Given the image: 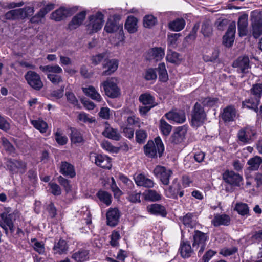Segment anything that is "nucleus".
I'll list each match as a JSON object with an SVG mask.
<instances>
[{"label": "nucleus", "mask_w": 262, "mask_h": 262, "mask_svg": "<svg viewBox=\"0 0 262 262\" xmlns=\"http://www.w3.org/2000/svg\"><path fill=\"white\" fill-rule=\"evenodd\" d=\"M164 150V146L160 137L155 139V141H149L144 147L145 155L149 158L161 157Z\"/></svg>", "instance_id": "nucleus-1"}, {"label": "nucleus", "mask_w": 262, "mask_h": 262, "mask_svg": "<svg viewBox=\"0 0 262 262\" xmlns=\"http://www.w3.org/2000/svg\"><path fill=\"white\" fill-rule=\"evenodd\" d=\"M139 100L144 105L155 107L157 105L155 97L148 93L141 94L139 97Z\"/></svg>", "instance_id": "nucleus-36"}, {"label": "nucleus", "mask_w": 262, "mask_h": 262, "mask_svg": "<svg viewBox=\"0 0 262 262\" xmlns=\"http://www.w3.org/2000/svg\"><path fill=\"white\" fill-rule=\"evenodd\" d=\"M219 99L216 97H201L197 102L200 103L201 105L204 107H212L217 105Z\"/></svg>", "instance_id": "nucleus-35"}, {"label": "nucleus", "mask_w": 262, "mask_h": 262, "mask_svg": "<svg viewBox=\"0 0 262 262\" xmlns=\"http://www.w3.org/2000/svg\"><path fill=\"white\" fill-rule=\"evenodd\" d=\"M118 67V62L116 59L105 60L103 64V68L105 70L102 72V75L107 76L114 73Z\"/></svg>", "instance_id": "nucleus-21"}, {"label": "nucleus", "mask_w": 262, "mask_h": 262, "mask_svg": "<svg viewBox=\"0 0 262 262\" xmlns=\"http://www.w3.org/2000/svg\"><path fill=\"white\" fill-rule=\"evenodd\" d=\"M235 210L241 215H247L249 209L248 205L246 203H237L235 207Z\"/></svg>", "instance_id": "nucleus-50"}, {"label": "nucleus", "mask_w": 262, "mask_h": 262, "mask_svg": "<svg viewBox=\"0 0 262 262\" xmlns=\"http://www.w3.org/2000/svg\"><path fill=\"white\" fill-rule=\"evenodd\" d=\"M55 139L60 145H65L68 142V138L66 136H63L59 130L55 134Z\"/></svg>", "instance_id": "nucleus-55"}, {"label": "nucleus", "mask_w": 262, "mask_h": 262, "mask_svg": "<svg viewBox=\"0 0 262 262\" xmlns=\"http://www.w3.org/2000/svg\"><path fill=\"white\" fill-rule=\"evenodd\" d=\"M165 117L169 120L182 124L186 121V115L184 111L182 110H172L165 114Z\"/></svg>", "instance_id": "nucleus-14"}, {"label": "nucleus", "mask_w": 262, "mask_h": 262, "mask_svg": "<svg viewBox=\"0 0 262 262\" xmlns=\"http://www.w3.org/2000/svg\"><path fill=\"white\" fill-rule=\"evenodd\" d=\"M100 86H103L105 95L110 98H117L120 95V89L114 78L107 79L101 83Z\"/></svg>", "instance_id": "nucleus-4"}, {"label": "nucleus", "mask_w": 262, "mask_h": 262, "mask_svg": "<svg viewBox=\"0 0 262 262\" xmlns=\"http://www.w3.org/2000/svg\"><path fill=\"white\" fill-rule=\"evenodd\" d=\"M179 189V186L178 185L177 187L173 186H170L166 190V195L168 198H177V194L178 193Z\"/></svg>", "instance_id": "nucleus-57"}, {"label": "nucleus", "mask_w": 262, "mask_h": 262, "mask_svg": "<svg viewBox=\"0 0 262 262\" xmlns=\"http://www.w3.org/2000/svg\"><path fill=\"white\" fill-rule=\"evenodd\" d=\"M82 91L88 97L98 102L102 100V97L96 89L93 86L82 88Z\"/></svg>", "instance_id": "nucleus-33"}, {"label": "nucleus", "mask_w": 262, "mask_h": 262, "mask_svg": "<svg viewBox=\"0 0 262 262\" xmlns=\"http://www.w3.org/2000/svg\"><path fill=\"white\" fill-rule=\"evenodd\" d=\"M95 160L96 164L103 168L109 169L112 167L111 159L105 155H97Z\"/></svg>", "instance_id": "nucleus-30"}, {"label": "nucleus", "mask_w": 262, "mask_h": 262, "mask_svg": "<svg viewBox=\"0 0 262 262\" xmlns=\"http://www.w3.org/2000/svg\"><path fill=\"white\" fill-rule=\"evenodd\" d=\"M16 214L15 213H10L1 214L2 221L0 222V226L5 230L6 234L8 233V227L14 224V222L16 220Z\"/></svg>", "instance_id": "nucleus-18"}, {"label": "nucleus", "mask_w": 262, "mask_h": 262, "mask_svg": "<svg viewBox=\"0 0 262 262\" xmlns=\"http://www.w3.org/2000/svg\"><path fill=\"white\" fill-rule=\"evenodd\" d=\"M159 128L163 135L168 136L171 131L172 126L164 119H161L160 120Z\"/></svg>", "instance_id": "nucleus-47"}, {"label": "nucleus", "mask_w": 262, "mask_h": 262, "mask_svg": "<svg viewBox=\"0 0 262 262\" xmlns=\"http://www.w3.org/2000/svg\"><path fill=\"white\" fill-rule=\"evenodd\" d=\"M187 130V127L185 125L178 127L169 138L170 143L173 145L181 144L185 138Z\"/></svg>", "instance_id": "nucleus-11"}, {"label": "nucleus", "mask_w": 262, "mask_h": 262, "mask_svg": "<svg viewBox=\"0 0 262 262\" xmlns=\"http://www.w3.org/2000/svg\"><path fill=\"white\" fill-rule=\"evenodd\" d=\"M136 184L139 186H143L146 188H152L155 183L150 179L147 178L143 174L140 173L134 177Z\"/></svg>", "instance_id": "nucleus-22"}, {"label": "nucleus", "mask_w": 262, "mask_h": 262, "mask_svg": "<svg viewBox=\"0 0 262 262\" xmlns=\"http://www.w3.org/2000/svg\"><path fill=\"white\" fill-rule=\"evenodd\" d=\"M250 92L251 95H253L255 98L260 100L262 95V84L255 83L253 84L250 90Z\"/></svg>", "instance_id": "nucleus-46"}, {"label": "nucleus", "mask_w": 262, "mask_h": 262, "mask_svg": "<svg viewBox=\"0 0 262 262\" xmlns=\"http://www.w3.org/2000/svg\"><path fill=\"white\" fill-rule=\"evenodd\" d=\"M252 35L257 38L262 35V17L260 13L253 12L251 14Z\"/></svg>", "instance_id": "nucleus-6"}, {"label": "nucleus", "mask_w": 262, "mask_h": 262, "mask_svg": "<svg viewBox=\"0 0 262 262\" xmlns=\"http://www.w3.org/2000/svg\"><path fill=\"white\" fill-rule=\"evenodd\" d=\"M140 195V193L130 192L128 193L127 199L132 203H140L141 202Z\"/></svg>", "instance_id": "nucleus-61"}, {"label": "nucleus", "mask_w": 262, "mask_h": 262, "mask_svg": "<svg viewBox=\"0 0 262 262\" xmlns=\"http://www.w3.org/2000/svg\"><path fill=\"white\" fill-rule=\"evenodd\" d=\"M2 145L5 149L10 154L13 153L15 150V148L10 143V142L5 137L1 139Z\"/></svg>", "instance_id": "nucleus-56"}, {"label": "nucleus", "mask_w": 262, "mask_h": 262, "mask_svg": "<svg viewBox=\"0 0 262 262\" xmlns=\"http://www.w3.org/2000/svg\"><path fill=\"white\" fill-rule=\"evenodd\" d=\"M230 222L231 219L228 215L215 214L211 221V223L213 226L217 227L221 225L228 226Z\"/></svg>", "instance_id": "nucleus-23"}, {"label": "nucleus", "mask_w": 262, "mask_h": 262, "mask_svg": "<svg viewBox=\"0 0 262 262\" xmlns=\"http://www.w3.org/2000/svg\"><path fill=\"white\" fill-rule=\"evenodd\" d=\"M153 173L164 185L169 184L170 178L173 173L170 169L161 165H157L154 169Z\"/></svg>", "instance_id": "nucleus-7"}, {"label": "nucleus", "mask_w": 262, "mask_h": 262, "mask_svg": "<svg viewBox=\"0 0 262 262\" xmlns=\"http://www.w3.org/2000/svg\"><path fill=\"white\" fill-rule=\"evenodd\" d=\"M235 33V24L229 25L225 35L223 36V43L226 47H231L234 42Z\"/></svg>", "instance_id": "nucleus-19"}, {"label": "nucleus", "mask_w": 262, "mask_h": 262, "mask_svg": "<svg viewBox=\"0 0 262 262\" xmlns=\"http://www.w3.org/2000/svg\"><path fill=\"white\" fill-rule=\"evenodd\" d=\"M39 69L43 72H48L51 74H60L62 73V68L58 65L55 66H41Z\"/></svg>", "instance_id": "nucleus-45"}, {"label": "nucleus", "mask_w": 262, "mask_h": 262, "mask_svg": "<svg viewBox=\"0 0 262 262\" xmlns=\"http://www.w3.org/2000/svg\"><path fill=\"white\" fill-rule=\"evenodd\" d=\"M32 241L35 242L33 245L34 250L39 254H44L45 252L44 244L42 242L37 241L36 239H33Z\"/></svg>", "instance_id": "nucleus-59"}, {"label": "nucleus", "mask_w": 262, "mask_h": 262, "mask_svg": "<svg viewBox=\"0 0 262 262\" xmlns=\"http://www.w3.org/2000/svg\"><path fill=\"white\" fill-rule=\"evenodd\" d=\"M89 23L87 25V30L90 33L97 32L100 30L104 22V15L101 12H98L95 15L89 17Z\"/></svg>", "instance_id": "nucleus-5"}, {"label": "nucleus", "mask_w": 262, "mask_h": 262, "mask_svg": "<svg viewBox=\"0 0 262 262\" xmlns=\"http://www.w3.org/2000/svg\"><path fill=\"white\" fill-rule=\"evenodd\" d=\"M223 179L227 183L234 186L239 187L241 184H243L242 177L232 170H226L223 173Z\"/></svg>", "instance_id": "nucleus-10"}, {"label": "nucleus", "mask_w": 262, "mask_h": 262, "mask_svg": "<svg viewBox=\"0 0 262 262\" xmlns=\"http://www.w3.org/2000/svg\"><path fill=\"white\" fill-rule=\"evenodd\" d=\"M193 215L191 213H187L182 218V222L183 224L188 228H194L197 223L196 221L193 219Z\"/></svg>", "instance_id": "nucleus-43"}, {"label": "nucleus", "mask_w": 262, "mask_h": 262, "mask_svg": "<svg viewBox=\"0 0 262 262\" xmlns=\"http://www.w3.org/2000/svg\"><path fill=\"white\" fill-rule=\"evenodd\" d=\"M71 257L76 262H85L89 259V251L84 249H80L74 252Z\"/></svg>", "instance_id": "nucleus-32"}, {"label": "nucleus", "mask_w": 262, "mask_h": 262, "mask_svg": "<svg viewBox=\"0 0 262 262\" xmlns=\"http://www.w3.org/2000/svg\"><path fill=\"white\" fill-rule=\"evenodd\" d=\"M180 33L171 34L168 36L167 41L169 47L175 48L178 38L180 36Z\"/></svg>", "instance_id": "nucleus-54"}, {"label": "nucleus", "mask_w": 262, "mask_h": 262, "mask_svg": "<svg viewBox=\"0 0 262 262\" xmlns=\"http://www.w3.org/2000/svg\"><path fill=\"white\" fill-rule=\"evenodd\" d=\"M248 16L246 14H243L238 18L237 23L238 31L239 36H245L247 33Z\"/></svg>", "instance_id": "nucleus-26"}, {"label": "nucleus", "mask_w": 262, "mask_h": 262, "mask_svg": "<svg viewBox=\"0 0 262 262\" xmlns=\"http://www.w3.org/2000/svg\"><path fill=\"white\" fill-rule=\"evenodd\" d=\"M156 69V71H158L159 73V78L160 80L163 82H166L168 79V76L165 63L163 62L160 63L158 67Z\"/></svg>", "instance_id": "nucleus-44"}, {"label": "nucleus", "mask_w": 262, "mask_h": 262, "mask_svg": "<svg viewBox=\"0 0 262 262\" xmlns=\"http://www.w3.org/2000/svg\"><path fill=\"white\" fill-rule=\"evenodd\" d=\"M97 196L99 200L108 206L111 203V195L104 191H99L97 193Z\"/></svg>", "instance_id": "nucleus-49"}, {"label": "nucleus", "mask_w": 262, "mask_h": 262, "mask_svg": "<svg viewBox=\"0 0 262 262\" xmlns=\"http://www.w3.org/2000/svg\"><path fill=\"white\" fill-rule=\"evenodd\" d=\"M208 235L198 230H194L193 235L192 247L195 250H199L198 255L200 256L204 252L208 240Z\"/></svg>", "instance_id": "nucleus-3"}, {"label": "nucleus", "mask_w": 262, "mask_h": 262, "mask_svg": "<svg viewBox=\"0 0 262 262\" xmlns=\"http://www.w3.org/2000/svg\"><path fill=\"white\" fill-rule=\"evenodd\" d=\"M28 84L33 89L39 91L43 87L40 76L35 72L29 71L25 75Z\"/></svg>", "instance_id": "nucleus-8"}, {"label": "nucleus", "mask_w": 262, "mask_h": 262, "mask_svg": "<svg viewBox=\"0 0 262 262\" xmlns=\"http://www.w3.org/2000/svg\"><path fill=\"white\" fill-rule=\"evenodd\" d=\"M249 62V59L247 56H241L233 62L232 66L236 69L238 73L246 74L249 72L251 68Z\"/></svg>", "instance_id": "nucleus-9"}, {"label": "nucleus", "mask_w": 262, "mask_h": 262, "mask_svg": "<svg viewBox=\"0 0 262 262\" xmlns=\"http://www.w3.org/2000/svg\"><path fill=\"white\" fill-rule=\"evenodd\" d=\"M76 10L77 9L75 8H66L61 7L52 13L51 18L56 21H59L71 16Z\"/></svg>", "instance_id": "nucleus-12"}, {"label": "nucleus", "mask_w": 262, "mask_h": 262, "mask_svg": "<svg viewBox=\"0 0 262 262\" xmlns=\"http://www.w3.org/2000/svg\"><path fill=\"white\" fill-rule=\"evenodd\" d=\"M86 12L83 11L77 14L72 19L69 24V28L70 30H74L80 26L85 18Z\"/></svg>", "instance_id": "nucleus-29"}, {"label": "nucleus", "mask_w": 262, "mask_h": 262, "mask_svg": "<svg viewBox=\"0 0 262 262\" xmlns=\"http://www.w3.org/2000/svg\"><path fill=\"white\" fill-rule=\"evenodd\" d=\"M59 172L64 176L73 178L76 176L74 166L67 161H62L59 166Z\"/></svg>", "instance_id": "nucleus-17"}, {"label": "nucleus", "mask_w": 262, "mask_h": 262, "mask_svg": "<svg viewBox=\"0 0 262 262\" xmlns=\"http://www.w3.org/2000/svg\"><path fill=\"white\" fill-rule=\"evenodd\" d=\"M105 128L102 132V135L107 138L115 141H119L121 136L117 129L114 128L107 122H105Z\"/></svg>", "instance_id": "nucleus-20"}, {"label": "nucleus", "mask_w": 262, "mask_h": 262, "mask_svg": "<svg viewBox=\"0 0 262 262\" xmlns=\"http://www.w3.org/2000/svg\"><path fill=\"white\" fill-rule=\"evenodd\" d=\"M237 111L234 106L230 105L223 109L221 114V118L225 122H229L234 121Z\"/></svg>", "instance_id": "nucleus-16"}, {"label": "nucleus", "mask_w": 262, "mask_h": 262, "mask_svg": "<svg viewBox=\"0 0 262 262\" xmlns=\"http://www.w3.org/2000/svg\"><path fill=\"white\" fill-rule=\"evenodd\" d=\"M194 249L191 248L189 242L182 241L181 243L179 251L181 255L183 258H188L191 255Z\"/></svg>", "instance_id": "nucleus-31"}, {"label": "nucleus", "mask_w": 262, "mask_h": 262, "mask_svg": "<svg viewBox=\"0 0 262 262\" xmlns=\"http://www.w3.org/2000/svg\"><path fill=\"white\" fill-rule=\"evenodd\" d=\"M55 254H66L69 250V246L66 240L60 239L55 242L53 248Z\"/></svg>", "instance_id": "nucleus-28"}, {"label": "nucleus", "mask_w": 262, "mask_h": 262, "mask_svg": "<svg viewBox=\"0 0 262 262\" xmlns=\"http://www.w3.org/2000/svg\"><path fill=\"white\" fill-rule=\"evenodd\" d=\"M120 17L119 15H115L113 18H110L106 22L104 27V30L109 33H112L118 30L122 31V24H119Z\"/></svg>", "instance_id": "nucleus-13"}, {"label": "nucleus", "mask_w": 262, "mask_h": 262, "mask_svg": "<svg viewBox=\"0 0 262 262\" xmlns=\"http://www.w3.org/2000/svg\"><path fill=\"white\" fill-rule=\"evenodd\" d=\"M179 55L178 53L168 50L166 55V60L170 63H176L179 60Z\"/></svg>", "instance_id": "nucleus-51"}, {"label": "nucleus", "mask_w": 262, "mask_h": 262, "mask_svg": "<svg viewBox=\"0 0 262 262\" xmlns=\"http://www.w3.org/2000/svg\"><path fill=\"white\" fill-rule=\"evenodd\" d=\"M144 199L146 201L156 202L162 199V195L157 191L149 189L143 193Z\"/></svg>", "instance_id": "nucleus-38"}, {"label": "nucleus", "mask_w": 262, "mask_h": 262, "mask_svg": "<svg viewBox=\"0 0 262 262\" xmlns=\"http://www.w3.org/2000/svg\"><path fill=\"white\" fill-rule=\"evenodd\" d=\"M201 33L205 37H210L212 34V28L210 21H205L202 24Z\"/></svg>", "instance_id": "nucleus-48"}, {"label": "nucleus", "mask_w": 262, "mask_h": 262, "mask_svg": "<svg viewBox=\"0 0 262 262\" xmlns=\"http://www.w3.org/2000/svg\"><path fill=\"white\" fill-rule=\"evenodd\" d=\"M57 179L58 183L64 188L66 191H68L70 190L71 186L68 180L63 178L61 176H59Z\"/></svg>", "instance_id": "nucleus-64"}, {"label": "nucleus", "mask_w": 262, "mask_h": 262, "mask_svg": "<svg viewBox=\"0 0 262 262\" xmlns=\"http://www.w3.org/2000/svg\"><path fill=\"white\" fill-rule=\"evenodd\" d=\"M157 77L156 69L150 68L145 72L144 77L147 80H155Z\"/></svg>", "instance_id": "nucleus-62"}, {"label": "nucleus", "mask_w": 262, "mask_h": 262, "mask_svg": "<svg viewBox=\"0 0 262 262\" xmlns=\"http://www.w3.org/2000/svg\"><path fill=\"white\" fill-rule=\"evenodd\" d=\"M119 212L118 209H110L106 213L107 224L110 226L114 227L118 223Z\"/></svg>", "instance_id": "nucleus-25"}, {"label": "nucleus", "mask_w": 262, "mask_h": 262, "mask_svg": "<svg viewBox=\"0 0 262 262\" xmlns=\"http://www.w3.org/2000/svg\"><path fill=\"white\" fill-rule=\"evenodd\" d=\"M70 130L71 131L70 138L72 142L79 143L83 141L82 135L79 130L74 127H71Z\"/></svg>", "instance_id": "nucleus-42"}, {"label": "nucleus", "mask_w": 262, "mask_h": 262, "mask_svg": "<svg viewBox=\"0 0 262 262\" xmlns=\"http://www.w3.org/2000/svg\"><path fill=\"white\" fill-rule=\"evenodd\" d=\"M185 24V21L183 18H177L170 22L168 27L170 30L178 32L184 28Z\"/></svg>", "instance_id": "nucleus-39"}, {"label": "nucleus", "mask_w": 262, "mask_h": 262, "mask_svg": "<svg viewBox=\"0 0 262 262\" xmlns=\"http://www.w3.org/2000/svg\"><path fill=\"white\" fill-rule=\"evenodd\" d=\"M66 96L67 97L68 101L70 103L72 104L74 106L76 107L77 108H80V106L78 103V101L73 93L69 92H66Z\"/></svg>", "instance_id": "nucleus-53"}, {"label": "nucleus", "mask_w": 262, "mask_h": 262, "mask_svg": "<svg viewBox=\"0 0 262 262\" xmlns=\"http://www.w3.org/2000/svg\"><path fill=\"white\" fill-rule=\"evenodd\" d=\"M147 137V133L143 130H138L136 132V137L137 142L139 143H143L144 142L145 139Z\"/></svg>", "instance_id": "nucleus-60"}, {"label": "nucleus", "mask_w": 262, "mask_h": 262, "mask_svg": "<svg viewBox=\"0 0 262 262\" xmlns=\"http://www.w3.org/2000/svg\"><path fill=\"white\" fill-rule=\"evenodd\" d=\"M260 100L258 99L255 97H251L242 102L243 107H246L249 109L253 110L256 113H258L259 110L258 105L259 104Z\"/></svg>", "instance_id": "nucleus-34"}, {"label": "nucleus", "mask_w": 262, "mask_h": 262, "mask_svg": "<svg viewBox=\"0 0 262 262\" xmlns=\"http://www.w3.org/2000/svg\"><path fill=\"white\" fill-rule=\"evenodd\" d=\"M191 125L195 128L203 125L207 120L206 113L200 103L196 102L194 104L191 111Z\"/></svg>", "instance_id": "nucleus-2"}, {"label": "nucleus", "mask_w": 262, "mask_h": 262, "mask_svg": "<svg viewBox=\"0 0 262 262\" xmlns=\"http://www.w3.org/2000/svg\"><path fill=\"white\" fill-rule=\"evenodd\" d=\"M255 132L251 127H246L240 130L238 133V140L243 143H249L252 140L253 137L255 135Z\"/></svg>", "instance_id": "nucleus-15"}, {"label": "nucleus", "mask_w": 262, "mask_h": 262, "mask_svg": "<svg viewBox=\"0 0 262 262\" xmlns=\"http://www.w3.org/2000/svg\"><path fill=\"white\" fill-rule=\"evenodd\" d=\"M164 54V50L162 48H154L148 51L147 58L158 61L163 58Z\"/></svg>", "instance_id": "nucleus-27"}, {"label": "nucleus", "mask_w": 262, "mask_h": 262, "mask_svg": "<svg viewBox=\"0 0 262 262\" xmlns=\"http://www.w3.org/2000/svg\"><path fill=\"white\" fill-rule=\"evenodd\" d=\"M147 211L151 214L166 216L167 212L165 208L160 204H152L147 207Z\"/></svg>", "instance_id": "nucleus-24"}, {"label": "nucleus", "mask_w": 262, "mask_h": 262, "mask_svg": "<svg viewBox=\"0 0 262 262\" xmlns=\"http://www.w3.org/2000/svg\"><path fill=\"white\" fill-rule=\"evenodd\" d=\"M157 23V18L152 15H147L143 19V24L146 28H151Z\"/></svg>", "instance_id": "nucleus-52"}, {"label": "nucleus", "mask_w": 262, "mask_h": 262, "mask_svg": "<svg viewBox=\"0 0 262 262\" xmlns=\"http://www.w3.org/2000/svg\"><path fill=\"white\" fill-rule=\"evenodd\" d=\"M125 28L130 33H133L137 30V19L134 16L128 17L125 24Z\"/></svg>", "instance_id": "nucleus-40"}, {"label": "nucleus", "mask_w": 262, "mask_h": 262, "mask_svg": "<svg viewBox=\"0 0 262 262\" xmlns=\"http://www.w3.org/2000/svg\"><path fill=\"white\" fill-rule=\"evenodd\" d=\"M78 119L83 123H92L95 121V119L94 118H90L89 115L84 112L79 113L78 115Z\"/></svg>", "instance_id": "nucleus-58"}, {"label": "nucleus", "mask_w": 262, "mask_h": 262, "mask_svg": "<svg viewBox=\"0 0 262 262\" xmlns=\"http://www.w3.org/2000/svg\"><path fill=\"white\" fill-rule=\"evenodd\" d=\"M31 123L34 128L38 130L41 133H45L48 130V124L46 122L41 119H39L38 120H31Z\"/></svg>", "instance_id": "nucleus-41"}, {"label": "nucleus", "mask_w": 262, "mask_h": 262, "mask_svg": "<svg viewBox=\"0 0 262 262\" xmlns=\"http://www.w3.org/2000/svg\"><path fill=\"white\" fill-rule=\"evenodd\" d=\"M247 164L249 166L248 169L249 170H257L262 165V158L259 156H255L248 160Z\"/></svg>", "instance_id": "nucleus-37"}, {"label": "nucleus", "mask_w": 262, "mask_h": 262, "mask_svg": "<svg viewBox=\"0 0 262 262\" xmlns=\"http://www.w3.org/2000/svg\"><path fill=\"white\" fill-rule=\"evenodd\" d=\"M120 235L118 232L114 231L111 235L110 244L113 247L118 246V241L120 238Z\"/></svg>", "instance_id": "nucleus-63"}]
</instances>
